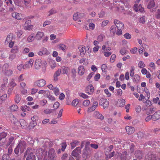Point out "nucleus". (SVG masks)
Wrapping results in <instances>:
<instances>
[{
    "instance_id": "obj_25",
    "label": "nucleus",
    "mask_w": 160,
    "mask_h": 160,
    "mask_svg": "<svg viewBox=\"0 0 160 160\" xmlns=\"http://www.w3.org/2000/svg\"><path fill=\"white\" fill-rule=\"evenodd\" d=\"M94 116L96 118L101 120H103L104 118V116L98 111H96L94 112Z\"/></svg>"
},
{
    "instance_id": "obj_8",
    "label": "nucleus",
    "mask_w": 160,
    "mask_h": 160,
    "mask_svg": "<svg viewBox=\"0 0 160 160\" xmlns=\"http://www.w3.org/2000/svg\"><path fill=\"white\" fill-rule=\"evenodd\" d=\"M11 121L14 124H15L16 126H18L20 124L21 126H24V125L21 124V122H24L23 120H21L19 122L17 119L16 118L13 116L12 117H11Z\"/></svg>"
},
{
    "instance_id": "obj_3",
    "label": "nucleus",
    "mask_w": 160,
    "mask_h": 160,
    "mask_svg": "<svg viewBox=\"0 0 160 160\" xmlns=\"http://www.w3.org/2000/svg\"><path fill=\"white\" fill-rule=\"evenodd\" d=\"M27 147V143L26 142L20 141L15 148L14 151L15 153L18 155L20 151V152L22 153L23 152Z\"/></svg>"
},
{
    "instance_id": "obj_27",
    "label": "nucleus",
    "mask_w": 160,
    "mask_h": 160,
    "mask_svg": "<svg viewBox=\"0 0 160 160\" xmlns=\"http://www.w3.org/2000/svg\"><path fill=\"white\" fill-rule=\"evenodd\" d=\"M105 158L106 160H108L113 157L115 155V152L114 151H113L109 154H108L107 151H105Z\"/></svg>"
},
{
    "instance_id": "obj_64",
    "label": "nucleus",
    "mask_w": 160,
    "mask_h": 160,
    "mask_svg": "<svg viewBox=\"0 0 160 160\" xmlns=\"http://www.w3.org/2000/svg\"><path fill=\"white\" fill-rule=\"evenodd\" d=\"M156 17L157 18H160V9H158L156 12L155 14Z\"/></svg>"
},
{
    "instance_id": "obj_29",
    "label": "nucleus",
    "mask_w": 160,
    "mask_h": 160,
    "mask_svg": "<svg viewBox=\"0 0 160 160\" xmlns=\"http://www.w3.org/2000/svg\"><path fill=\"white\" fill-rule=\"evenodd\" d=\"M12 16L13 18L18 20H20L22 19V15L17 12H14L12 13Z\"/></svg>"
},
{
    "instance_id": "obj_52",
    "label": "nucleus",
    "mask_w": 160,
    "mask_h": 160,
    "mask_svg": "<svg viewBox=\"0 0 160 160\" xmlns=\"http://www.w3.org/2000/svg\"><path fill=\"white\" fill-rule=\"evenodd\" d=\"M68 154L66 153H64L63 154L61 157L62 160H68Z\"/></svg>"
},
{
    "instance_id": "obj_59",
    "label": "nucleus",
    "mask_w": 160,
    "mask_h": 160,
    "mask_svg": "<svg viewBox=\"0 0 160 160\" xmlns=\"http://www.w3.org/2000/svg\"><path fill=\"white\" fill-rule=\"evenodd\" d=\"M2 160H10L8 154H4L2 156Z\"/></svg>"
},
{
    "instance_id": "obj_37",
    "label": "nucleus",
    "mask_w": 160,
    "mask_h": 160,
    "mask_svg": "<svg viewBox=\"0 0 160 160\" xmlns=\"http://www.w3.org/2000/svg\"><path fill=\"white\" fill-rule=\"evenodd\" d=\"M155 5L154 0H150V2L147 8L150 9L154 7Z\"/></svg>"
},
{
    "instance_id": "obj_41",
    "label": "nucleus",
    "mask_w": 160,
    "mask_h": 160,
    "mask_svg": "<svg viewBox=\"0 0 160 160\" xmlns=\"http://www.w3.org/2000/svg\"><path fill=\"white\" fill-rule=\"evenodd\" d=\"M25 77L24 74H21L18 77V80L19 82L24 81Z\"/></svg>"
},
{
    "instance_id": "obj_62",
    "label": "nucleus",
    "mask_w": 160,
    "mask_h": 160,
    "mask_svg": "<svg viewBox=\"0 0 160 160\" xmlns=\"http://www.w3.org/2000/svg\"><path fill=\"white\" fill-rule=\"evenodd\" d=\"M116 57V56L115 54H113L112 55L110 58V61L111 62H113L115 61Z\"/></svg>"
},
{
    "instance_id": "obj_24",
    "label": "nucleus",
    "mask_w": 160,
    "mask_h": 160,
    "mask_svg": "<svg viewBox=\"0 0 160 160\" xmlns=\"http://www.w3.org/2000/svg\"><path fill=\"white\" fill-rule=\"evenodd\" d=\"M87 92L89 94H91L94 90V88L91 84L89 85L87 88Z\"/></svg>"
},
{
    "instance_id": "obj_54",
    "label": "nucleus",
    "mask_w": 160,
    "mask_h": 160,
    "mask_svg": "<svg viewBox=\"0 0 160 160\" xmlns=\"http://www.w3.org/2000/svg\"><path fill=\"white\" fill-rule=\"evenodd\" d=\"M104 36L103 35L101 34L98 36L97 38V40L99 42H102L103 41L104 38Z\"/></svg>"
},
{
    "instance_id": "obj_61",
    "label": "nucleus",
    "mask_w": 160,
    "mask_h": 160,
    "mask_svg": "<svg viewBox=\"0 0 160 160\" xmlns=\"http://www.w3.org/2000/svg\"><path fill=\"white\" fill-rule=\"evenodd\" d=\"M53 90H54V94L56 96H58L59 94V89L58 88L55 87L54 89Z\"/></svg>"
},
{
    "instance_id": "obj_35",
    "label": "nucleus",
    "mask_w": 160,
    "mask_h": 160,
    "mask_svg": "<svg viewBox=\"0 0 160 160\" xmlns=\"http://www.w3.org/2000/svg\"><path fill=\"white\" fill-rule=\"evenodd\" d=\"M34 34L32 33L27 38V41L28 42H32L34 39Z\"/></svg>"
},
{
    "instance_id": "obj_2",
    "label": "nucleus",
    "mask_w": 160,
    "mask_h": 160,
    "mask_svg": "<svg viewBox=\"0 0 160 160\" xmlns=\"http://www.w3.org/2000/svg\"><path fill=\"white\" fill-rule=\"evenodd\" d=\"M89 144V142L86 143L85 148L82 151V156L85 159L90 157L93 152L92 149L88 146Z\"/></svg>"
},
{
    "instance_id": "obj_4",
    "label": "nucleus",
    "mask_w": 160,
    "mask_h": 160,
    "mask_svg": "<svg viewBox=\"0 0 160 160\" xmlns=\"http://www.w3.org/2000/svg\"><path fill=\"white\" fill-rule=\"evenodd\" d=\"M23 158H25V160H36L35 156L33 153L32 148H27L25 152Z\"/></svg>"
},
{
    "instance_id": "obj_21",
    "label": "nucleus",
    "mask_w": 160,
    "mask_h": 160,
    "mask_svg": "<svg viewBox=\"0 0 160 160\" xmlns=\"http://www.w3.org/2000/svg\"><path fill=\"white\" fill-rule=\"evenodd\" d=\"M34 60L32 59H31L28 62H26L24 64V67L26 69H28L32 67L33 65Z\"/></svg>"
},
{
    "instance_id": "obj_32",
    "label": "nucleus",
    "mask_w": 160,
    "mask_h": 160,
    "mask_svg": "<svg viewBox=\"0 0 160 160\" xmlns=\"http://www.w3.org/2000/svg\"><path fill=\"white\" fill-rule=\"evenodd\" d=\"M2 72L5 75L8 76H11L13 74L12 70L11 69L3 70Z\"/></svg>"
},
{
    "instance_id": "obj_31",
    "label": "nucleus",
    "mask_w": 160,
    "mask_h": 160,
    "mask_svg": "<svg viewBox=\"0 0 160 160\" xmlns=\"http://www.w3.org/2000/svg\"><path fill=\"white\" fill-rule=\"evenodd\" d=\"M79 99H75L72 101L71 104L74 107H79Z\"/></svg>"
},
{
    "instance_id": "obj_60",
    "label": "nucleus",
    "mask_w": 160,
    "mask_h": 160,
    "mask_svg": "<svg viewBox=\"0 0 160 160\" xmlns=\"http://www.w3.org/2000/svg\"><path fill=\"white\" fill-rule=\"evenodd\" d=\"M146 19L144 16L142 17L139 19V22L142 23H144L145 22Z\"/></svg>"
},
{
    "instance_id": "obj_46",
    "label": "nucleus",
    "mask_w": 160,
    "mask_h": 160,
    "mask_svg": "<svg viewBox=\"0 0 160 160\" xmlns=\"http://www.w3.org/2000/svg\"><path fill=\"white\" fill-rule=\"evenodd\" d=\"M133 82H138L140 80V77L138 74H135L133 76Z\"/></svg>"
},
{
    "instance_id": "obj_9",
    "label": "nucleus",
    "mask_w": 160,
    "mask_h": 160,
    "mask_svg": "<svg viewBox=\"0 0 160 160\" xmlns=\"http://www.w3.org/2000/svg\"><path fill=\"white\" fill-rule=\"evenodd\" d=\"M44 36V33L41 31L38 32L35 36V38L37 40H41Z\"/></svg>"
},
{
    "instance_id": "obj_10",
    "label": "nucleus",
    "mask_w": 160,
    "mask_h": 160,
    "mask_svg": "<svg viewBox=\"0 0 160 160\" xmlns=\"http://www.w3.org/2000/svg\"><path fill=\"white\" fill-rule=\"evenodd\" d=\"M81 148L79 147H78L72 151V155L75 157H78L81 153Z\"/></svg>"
},
{
    "instance_id": "obj_55",
    "label": "nucleus",
    "mask_w": 160,
    "mask_h": 160,
    "mask_svg": "<svg viewBox=\"0 0 160 160\" xmlns=\"http://www.w3.org/2000/svg\"><path fill=\"white\" fill-rule=\"evenodd\" d=\"M138 67L140 68H143L145 67V64L142 61H140L138 63Z\"/></svg>"
},
{
    "instance_id": "obj_23",
    "label": "nucleus",
    "mask_w": 160,
    "mask_h": 160,
    "mask_svg": "<svg viewBox=\"0 0 160 160\" xmlns=\"http://www.w3.org/2000/svg\"><path fill=\"white\" fill-rule=\"evenodd\" d=\"M126 132L128 134H131L134 132V128L133 127L130 126H127L125 127Z\"/></svg>"
},
{
    "instance_id": "obj_39",
    "label": "nucleus",
    "mask_w": 160,
    "mask_h": 160,
    "mask_svg": "<svg viewBox=\"0 0 160 160\" xmlns=\"http://www.w3.org/2000/svg\"><path fill=\"white\" fill-rule=\"evenodd\" d=\"M14 138L12 137H10L6 144L7 147H8L11 144H12Z\"/></svg>"
},
{
    "instance_id": "obj_17",
    "label": "nucleus",
    "mask_w": 160,
    "mask_h": 160,
    "mask_svg": "<svg viewBox=\"0 0 160 160\" xmlns=\"http://www.w3.org/2000/svg\"><path fill=\"white\" fill-rule=\"evenodd\" d=\"M38 55L42 56L45 54L48 55L49 54V52L46 48H42L40 49V50L38 52Z\"/></svg>"
},
{
    "instance_id": "obj_50",
    "label": "nucleus",
    "mask_w": 160,
    "mask_h": 160,
    "mask_svg": "<svg viewBox=\"0 0 160 160\" xmlns=\"http://www.w3.org/2000/svg\"><path fill=\"white\" fill-rule=\"evenodd\" d=\"M7 136V134L5 132H2L0 133V141L2 139L5 138Z\"/></svg>"
},
{
    "instance_id": "obj_57",
    "label": "nucleus",
    "mask_w": 160,
    "mask_h": 160,
    "mask_svg": "<svg viewBox=\"0 0 160 160\" xmlns=\"http://www.w3.org/2000/svg\"><path fill=\"white\" fill-rule=\"evenodd\" d=\"M124 37L126 39H130L131 38V35L128 33L127 32L125 34L123 35Z\"/></svg>"
},
{
    "instance_id": "obj_14",
    "label": "nucleus",
    "mask_w": 160,
    "mask_h": 160,
    "mask_svg": "<svg viewBox=\"0 0 160 160\" xmlns=\"http://www.w3.org/2000/svg\"><path fill=\"white\" fill-rule=\"evenodd\" d=\"M15 37L13 34L10 33L7 36L5 41V43H8L9 42L14 41Z\"/></svg>"
},
{
    "instance_id": "obj_11",
    "label": "nucleus",
    "mask_w": 160,
    "mask_h": 160,
    "mask_svg": "<svg viewBox=\"0 0 160 160\" xmlns=\"http://www.w3.org/2000/svg\"><path fill=\"white\" fill-rule=\"evenodd\" d=\"M114 22L117 28L123 29L124 28V24L120 21L115 19Z\"/></svg>"
},
{
    "instance_id": "obj_33",
    "label": "nucleus",
    "mask_w": 160,
    "mask_h": 160,
    "mask_svg": "<svg viewBox=\"0 0 160 160\" xmlns=\"http://www.w3.org/2000/svg\"><path fill=\"white\" fill-rule=\"evenodd\" d=\"M9 84L12 88L17 85V84L15 82V80L14 78H12L10 80Z\"/></svg>"
},
{
    "instance_id": "obj_38",
    "label": "nucleus",
    "mask_w": 160,
    "mask_h": 160,
    "mask_svg": "<svg viewBox=\"0 0 160 160\" xmlns=\"http://www.w3.org/2000/svg\"><path fill=\"white\" fill-rule=\"evenodd\" d=\"M78 49L81 52V55L82 54L83 55L84 54V52H85V47L82 46H80L78 47Z\"/></svg>"
},
{
    "instance_id": "obj_34",
    "label": "nucleus",
    "mask_w": 160,
    "mask_h": 160,
    "mask_svg": "<svg viewBox=\"0 0 160 160\" xmlns=\"http://www.w3.org/2000/svg\"><path fill=\"white\" fill-rule=\"evenodd\" d=\"M62 74H67L69 71V68L67 67L63 66L62 67Z\"/></svg>"
},
{
    "instance_id": "obj_26",
    "label": "nucleus",
    "mask_w": 160,
    "mask_h": 160,
    "mask_svg": "<svg viewBox=\"0 0 160 160\" xmlns=\"http://www.w3.org/2000/svg\"><path fill=\"white\" fill-rule=\"evenodd\" d=\"M125 104V101L123 99H120L117 101V105L119 107H122Z\"/></svg>"
},
{
    "instance_id": "obj_13",
    "label": "nucleus",
    "mask_w": 160,
    "mask_h": 160,
    "mask_svg": "<svg viewBox=\"0 0 160 160\" xmlns=\"http://www.w3.org/2000/svg\"><path fill=\"white\" fill-rule=\"evenodd\" d=\"M115 156H117V157L120 156V157L121 160H126L127 156V152L125 151L122 154H120L118 152H116V153Z\"/></svg>"
},
{
    "instance_id": "obj_45",
    "label": "nucleus",
    "mask_w": 160,
    "mask_h": 160,
    "mask_svg": "<svg viewBox=\"0 0 160 160\" xmlns=\"http://www.w3.org/2000/svg\"><path fill=\"white\" fill-rule=\"evenodd\" d=\"M58 48L63 51L65 50L67 48L66 46L63 44H60L58 46Z\"/></svg>"
},
{
    "instance_id": "obj_18",
    "label": "nucleus",
    "mask_w": 160,
    "mask_h": 160,
    "mask_svg": "<svg viewBox=\"0 0 160 160\" xmlns=\"http://www.w3.org/2000/svg\"><path fill=\"white\" fill-rule=\"evenodd\" d=\"M145 160H156V156L151 153H148L146 156Z\"/></svg>"
},
{
    "instance_id": "obj_36",
    "label": "nucleus",
    "mask_w": 160,
    "mask_h": 160,
    "mask_svg": "<svg viewBox=\"0 0 160 160\" xmlns=\"http://www.w3.org/2000/svg\"><path fill=\"white\" fill-rule=\"evenodd\" d=\"M79 142L78 141H74L70 143L72 149H73L77 145H78Z\"/></svg>"
},
{
    "instance_id": "obj_12",
    "label": "nucleus",
    "mask_w": 160,
    "mask_h": 160,
    "mask_svg": "<svg viewBox=\"0 0 160 160\" xmlns=\"http://www.w3.org/2000/svg\"><path fill=\"white\" fill-rule=\"evenodd\" d=\"M144 91L146 93L145 97L146 98H145V100H146V101L145 102H146L147 104H149V103H150V104H151V102L148 100V99L150 97V93L149 92V91L148 89L146 88H144Z\"/></svg>"
},
{
    "instance_id": "obj_15",
    "label": "nucleus",
    "mask_w": 160,
    "mask_h": 160,
    "mask_svg": "<svg viewBox=\"0 0 160 160\" xmlns=\"http://www.w3.org/2000/svg\"><path fill=\"white\" fill-rule=\"evenodd\" d=\"M98 105V102L97 101H95L93 102L92 105L91 107L89 108L88 109V112H91L94 111Z\"/></svg>"
},
{
    "instance_id": "obj_16",
    "label": "nucleus",
    "mask_w": 160,
    "mask_h": 160,
    "mask_svg": "<svg viewBox=\"0 0 160 160\" xmlns=\"http://www.w3.org/2000/svg\"><path fill=\"white\" fill-rule=\"evenodd\" d=\"M84 16V14L82 13H75L73 16V19L75 20H78L80 22L79 18H81Z\"/></svg>"
},
{
    "instance_id": "obj_63",
    "label": "nucleus",
    "mask_w": 160,
    "mask_h": 160,
    "mask_svg": "<svg viewBox=\"0 0 160 160\" xmlns=\"http://www.w3.org/2000/svg\"><path fill=\"white\" fill-rule=\"evenodd\" d=\"M61 72V70L60 69H58L57 71L54 74V75H55L56 76H60V73Z\"/></svg>"
},
{
    "instance_id": "obj_43",
    "label": "nucleus",
    "mask_w": 160,
    "mask_h": 160,
    "mask_svg": "<svg viewBox=\"0 0 160 160\" xmlns=\"http://www.w3.org/2000/svg\"><path fill=\"white\" fill-rule=\"evenodd\" d=\"M7 97V95L4 94L0 97V104H2L6 98Z\"/></svg>"
},
{
    "instance_id": "obj_53",
    "label": "nucleus",
    "mask_w": 160,
    "mask_h": 160,
    "mask_svg": "<svg viewBox=\"0 0 160 160\" xmlns=\"http://www.w3.org/2000/svg\"><path fill=\"white\" fill-rule=\"evenodd\" d=\"M32 26L31 25H24V29L25 30H30L32 29Z\"/></svg>"
},
{
    "instance_id": "obj_20",
    "label": "nucleus",
    "mask_w": 160,
    "mask_h": 160,
    "mask_svg": "<svg viewBox=\"0 0 160 160\" xmlns=\"http://www.w3.org/2000/svg\"><path fill=\"white\" fill-rule=\"evenodd\" d=\"M152 120L156 121L160 118V110L158 111L152 115Z\"/></svg>"
},
{
    "instance_id": "obj_6",
    "label": "nucleus",
    "mask_w": 160,
    "mask_h": 160,
    "mask_svg": "<svg viewBox=\"0 0 160 160\" xmlns=\"http://www.w3.org/2000/svg\"><path fill=\"white\" fill-rule=\"evenodd\" d=\"M46 84V80L43 79L37 80L34 82V85L38 88H42Z\"/></svg>"
},
{
    "instance_id": "obj_42",
    "label": "nucleus",
    "mask_w": 160,
    "mask_h": 160,
    "mask_svg": "<svg viewBox=\"0 0 160 160\" xmlns=\"http://www.w3.org/2000/svg\"><path fill=\"white\" fill-rule=\"evenodd\" d=\"M10 109L12 112H15L18 110V107L16 105H13L10 107Z\"/></svg>"
},
{
    "instance_id": "obj_48",
    "label": "nucleus",
    "mask_w": 160,
    "mask_h": 160,
    "mask_svg": "<svg viewBox=\"0 0 160 160\" xmlns=\"http://www.w3.org/2000/svg\"><path fill=\"white\" fill-rule=\"evenodd\" d=\"M21 100L20 96L19 95H16L15 99V101L16 103H18Z\"/></svg>"
},
{
    "instance_id": "obj_47",
    "label": "nucleus",
    "mask_w": 160,
    "mask_h": 160,
    "mask_svg": "<svg viewBox=\"0 0 160 160\" xmlns=\"http://www.w3.org/2000/svg\"><path fill=\"white\" fill-rule=\"evenodd\" d=\"M17 69L19 71H21L22 69H26L25 67H24V65H23L22 64H18L17 65Z\"/></svg>"
},
{
    "instance_id": "obj_49",
    "label": "nucleus",
    "mask_w": 160,
    "mask_h": 160,
    "mask_svg": "<svg viewBox=\"0 0 160 160\" xmlns=\"http://www.w3.org/2000/svg\"><path fill=\"white\" fill-rule=\"evenodd\" d=\"M16 57V54L12 53L11 54L9 55L8 59L12 61L14 60V59H15Z\"/></svg>"
},
{
    "instance_id": "obj_22",
    "label": "nucleus",
    "mask_w": 160,
    "mask_h": 160,
    "mask_svg": "<svg viewBox=\"0 0 160 160\" xmlns=\"http://www.w3.org/2000/svg\"><path fill=\"white\" fill-rule=\"evenodd\" d=\"M134 9L136 11H139L141 12H142L144 10V9L139 4V5L137 4H135L134 6Z\"/></svg>"
},
{
    "instance_id": "obj_19",
    "label": "nucleus",
    "mask_w": 160,
    "mask_h": 160,
    "mask_svg": "<svg viewBox=\"0 0 160 160\" xmlns=\"http://www.w3.org/2000/svg\"><path fill=\"white\" fill-rule=\"evenodd\" d=\"M42 64V60L40 59H37L35 62V67L36 69H38L40 68Z\"/></svg>"
},
{
    "instance_id": "obj_51",
    "label": "nucleus",
    "mask_w": 160,
    "mask_h": 160,
    "mask_svg": "<svg viewBox=\"0 0 160 160\" xmlns=\"http://www.w3.org/2000/svg\"><path fill=\"white\" fill-rule=\"evenodd\" d=\"M90 103V101L89 100L86 99L83 102V105L85 107H88Z\"/></svg>"
},
{
    "instance_id": "obj_58",
    "label": "nucleus",
    "mask_w": 160,
    "mask_h": 160,
    "mask_svg": "<svg viewBox=\"0 0 160 160\" xmlns=\"http://www.w3.org/2000/svg\"><path fill=\"white\" fill-rule=\"evenodd\" d=\"M120 53L122 55H124L126 53V49L125 48H122L120 51Z\"/></svg>"
},
{
    "instance_id": "obj_28",
    "label": "nucleus",
    "mask_w": 160,
    "mask_h": 160,
    "mask_svg": "<svg viewBox=\"0 0 160 160\" xmlns=\"http://www.w3.org/2000/svg\"><path fill=\"white\" fill-rule=\"evenodd\" d=\"M78 72L80 75H82L85 72V69L83 66H80L78 68Z\"/></svg>"
},
{
    "instance_id": "obj_5",
    "label": "nucleus",
    "mask_w": 160,
    "mask_h": 160,
    "mask_svg": "<svg viewBox=\"0 0 160 160\" xmlns=\"http://www.w3.org/2000/svg\"><path fill=\"white\" fill-rule=\"evenodd\" d=\"M48 157L50 160H56L57 156L55 150L53 148H51L49 150Z\"/></svg>"
},
{
    "instance_id": "obj_40",
    "label": "nucleus",
    "mask_w": 160,
    "mask_h": 160,
    "mask_svg": "<svg viewBox=\"0 0 160 160\" xmlns=\"http://www.w3.org/2000/svg\"><path fill=\"white\" fill-rule=\"evenodd\" d=\"M135 67L134 66H132L130 68V76L131 77L134 76V74Z\"/></svg>"
},
{
    "instance_id": "obj_30",
    "label": "nucleus",
    "mask_w": 160,
    "mask_h": 160,
    "mask_svg": "<svg viewBox=\"0 0 160 160\" xmlns=\"http://www.w3.org/2000/svg\"><path fill=\"white\" fill-rule=\"evenodd\" d=\"M19 48L17 46H15L13 47L10 51L11 53L16 54L19 52Z\"/></svg>"
},
{
    "instance_id": "obj_56",
    "label": "nucleus",
    "mask_w": 160,
    "mask_h": 160,
    "mask_svg": "<svg viewBox=\"0 0 160 160\" xmlns=\"http://www.w3.org/2000/svg\"><path fill=\"white\" fill-rule=\"evenodd\" d=\"M101 69L103 72H106L107 69V67L106 65L103 64L101 66Z\"/></svg>"
},
{
    "instance_id": "obj_44",
    "label": "nucleus",
    "mask_w": 160,
    "mask_h": 160,
    "mask_svg": "<svg viewBox=\"0 0 160 160\" xmlns=\"http://www.w3.org/2000/svg\"><path fill=\"white\" fill-rule=\"evenodd\" d=\"M57 12L56 10L53 8L50 10L48 12V16H50L56 13Z\"/></svg>"
},
{
    "instance_id": "obj_7",
    "label": "nucleus",
    "mask_w": 160,
    "mask_h": 160,
    "mask_svg": "<svg viewBox=\"0 0 160 160\" xmlns=\"http://www.w3.org/2000/svg\"><path fill=\"white\" fill-rule=\"evenodd\" d=\"M109 104V102L105 98H102L99 100V104L100 105L102 106L104 109L108 108Z\"/></svg>"
},
{
    "instance_id": "obj_1",
    "label": "nucleus",
    "mask_w": 160,
    "mask_h": 160,
    "mask_svg": "<svg viewBox=\"0 0 160 160\" xmlns=\"http://www.w3.org/2000/svg\"><path fill=\"white\" fill-rule=\"evenodd\" d=\"M53 143L52 142L48 141L47 140H44L43 141L42 148H40L36 150V155L38 158H41L42 157L45 156L47 152L45 151L46 149L52 147Z\"/></svg>"
}]
</instances>
